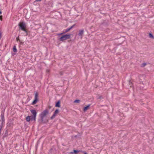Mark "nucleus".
<instances>
[{
	"label": "nucleus",
	"instance_id": "nucleus-4",
	"mask_svg": "<svg viewBox=\"0 0 154 154\" xmlns=\"http://www.w3.org/2000/svg\"><path fill=\"white\" fill-rule=\"evenodd\" d=\"M38 100V92H36L35 94V99L32 102V104L33 105L35 104Z\"/></svg>",
	"mask_w": 154,
	"mask_h": 154
},
{
	"label": "nucleus",
	"instance_id": "nucleus-22",
	"mask_svg": "<svg viewBox=\"0 0 154 154\" xmlns=\"http://www.w3.org/2000/svg\"><path fill=\"white\" fill-rule=\"evenodd\" d=\"M0 20H2V16H0Z\"/></svg>",
	"mask_w": 154,
	"mask_h": 154
},
{
	"label": "nucleus",
	"instance_id": "nucleus-21",
	"mask_svg": "<svg viewBox=\"0 0 154 154\" xmlns=\"http://www.w3.org/2000/svg\"><path fill=\"white\" fill-rule=\"evenodd\" d=\"M2 37V33L0 31V39H1Z\"/></svg>",
	"mask_w": 154,
	"mask_h": 154
},
{
	"label": "nucleus",
	"instance_id": "nucleus-14",
	"mask_svg": "<svg viewBox=\"0 0 154 154\" xmlns=\"http://www.w3.org/2000/svg\"><path fill=\"white\" fill-rule=\"evenodd\" d=\"M2 116V122H4L5 121V118H4V114H2L1 115Z\"/></svg>",
	"mask_w": 154,
	"mask_h": 154
},
{
	"label": "nucleus",
	"instance_id": "nucleus-8",
	"mask_svg": "<svg viewBox=\"0 0 154 154\" xmlns=\"http://www.w3.org/2000/svg\"><path fill=\"white\" fill-rule=\"evenodd\" d=\"M84 31L83 29L80 30L78 35L80 36H82L83 34Z\"/></svg>",
	"mask_w": 154,
	"mask_h": 154
},
{
	"label": "nucleus",
	"instance_id": "nucleus-2",
	"mask_svg": "<svg viewBox=\"0 0 154 154\" xmlns=\"http://www.w3.org/2000/svg\"><path fill=\"white\" fill-rule=\"evenodd\" d=\"M19 28L22 31L25 32L27 33V31L26 29V25L24 22H20L18 24Z\"/></svg>",
	"mask_w": 154,
	"mask_h": 154
},
{
	"label": "nucleus",
	"instance_id": "nucleus-13",
	"mask_svg": "<svg viewBox=\"0 0 154 154\" xmlns=\"http://www.w3.org/2000/svg\"><path fill=\"white\" fill-rule=\"evenodd\" d=\"M13 51L14 52H17V49L15 46H14L13 48Z\"/></svg>",
	"mask_w": 154,
	"mask_h": 154
},
{
	"label": "nucleus",
	"instance_id": "nucleus-27",
	"mask_svg": "<svg viewBox=\"0 0 154 154\" xmlns=\"http://www.w3.org/2000/svg\"><path fill=\"white\" fill-rule=\"evenodd\" d=\"M2 14V12L1 11H0V14Z\"/></svg>",
	"mask_w": 154,
	"mask_h": 154
},
{
	"label": "nucleus",
	"instance_id": "nucleus-19",
	"mask_svg": "<svg viewBox=\"0 0 154 154\" xmlns=\"http://www.w3.org/2000/svg\"><path fill=\"white\" fill-rule=\"evenodd\" d=\"M16 40L17 41H20V39H19V36L17 37Z\"/></svg>",
	"mask_w": 154,
	"mask_h": 154
},
{
	"label": "nucleus",
	"instance_id": "nucleus-1",
	"mask_svg": "<svg viewBox=\"0 0 154 154\" xmlns=\"http://www.w3.org/2000/svg\"><path fill=\"white\" fill-rule=\"evenodd\" d=\"M48 113V111L47 109L45 110L40 114V116L41 119V122L45 123L44 121V118Z\"/></svg>",
	"mask_w": 154,
	"mask_h": 154
},
{
	"label": "nucleus",
	"instance_id": "nucleus-24",
	"mask_svg": "<svg viewBox=\"0 0 154 154\" xmlns=\"http://www.w3.org/2000/svg\"><path fill=\"white\" fill-rule=\"evenodd\" d=\"M2 128V126L1 125H0V131H1Z\"/></svg>",
	"mask_w": 154,
	"mask_h": 154
},
{
	"label": "nucleus",
	"instance_id": "nucleus-16",
	"mask_svg": "<svg viewBox=\"0 0 154 154\" xmlns=\"http://www.w3.org/2000/svg\"><path fill=\"white\" fill-rule=\"evenodd\" d=\"M30 119H31V120L32 121V120L35 121V119H36V118H35V119H34V116H31Z\"/></svg>",
	"mask_w": 154,
	"mask_h": 154
},
{
	"label": "nucleus",
	"instance_id": "nucleus-25",
	"mask_svg": "<svg viewBox=\"0 0 154 154\" xmlns=\"http://www.w3.org/2000/svg\"><path fill=\"white\" fill-rule=\"evenodd\" d=\"M41 1V0H36V1Z\"/></svg>",
	"mask_w": 154,
	"mask_h": 154
},
{
	"label": "nucleus",
	"instance_id": "nucleus-11",
	"mask_svg": "<svg viewBox=\"0 0 154 154\" xmlns=\"http://www.w3.org/2000/svg\"><path fill=\"white\" fill-rule=\"evenodd\" d=\"M31 116H27L26 118V120L27 122H29L30 120H31L30 118Z\"/></svg>",
	"mask_w": 154,
	"mask_h": 154
},
{
	"label": "nucleus",
	"instance_id": "nucleus-17",
	"mask_svg": "<svg viewBox=\"0 0 154 154\" xmlns=\"http://www.w3.org/2000/svg\"><path fill=\"white\" fill-rule=\"evenodd\" d=\"M149 36L150 37V38H154V37L153 36V35L152 34L149 33Z\"/></svg>",
	"mask_w": 154,
	"mask_h": 154
},
{
	"label": "nucleus",
	"instance_id": "nucleus-6",
	"mask_svg": "<svg viewBox=\"0 0 154 154\" xmlns=\"http://www.w3.org/2000/svg\"><path fill=\"white\" fill-rule=\"evenodd\" d=\"M59 112V110L58 109H56L54 112L53 115L51 117V119H53Z\"/></svg>",
	"mask_w": 154,
	"mask_h": 154
},
{
	"label": "nucleus",
	"instance_id": "nucleus-18",
	"mask_svg": "<svg viewBox=\"0 0 154 154\" xmlns=\"http://www.w3.org/2000/svg\"><path fill=\"white\" fill-rule=\"evenodd\" d=\"M146 65V63H143L141 65V66L142 67H144Z\"/></svg>",
	"mask_w": 154,
	"mask_h": 154
},
{
	"label": "nucleus",
	"instance_id": "nucleus-26",
	"mask_svg": "<svg viewBox=\"0 0 154 154\" xmlns=\"http://www.w3.org/2000/svg\"><path fill=\"white\" fill-rule=\"evenodd\" d=\"M47 72H49V70H47Z\"/></svg>",
	"mask_w": 154,
	"mask_h": 154
},
{
	"label": "nucleus",
	"instance_id": "nucleus-10",
	"mask_svg": "<svg viewBox=\"0 0 154 154\" xmlns=\"http://www.w3.org/2000/svg\"><path fill=\"white\" fill-rule=\"evenodd\" d=\"M79 152V151H78V150H74V151L73 152H70V153L71 154H73L74 153L75 154H76Z\"/></svg>",
	"mask_w": 154,
	"mask_h": 154
},
{
	"label": "nucleus",
	"instance_id": "nucleus-3",
	"mask_svg": "<svg viewBox=\"0 0 154 154\" xmlns=\"http://www.w3.org/2000/svg\"><path fill=\"white\" fill-rule=\"evenodd\" d=\"M71 35L70 34H67L63 35L60 38L59 40L60 41H63L65 40L69 39L70 38Z\"/></svg>",
	"mask_w": 154,
	"mask_h": 154
},
{
	"label": "nucleus",
	"instance_id": "nucleus-23",
	"mask_svg": "<svg viewBox=\"0 0 154 154\" xmlns=\"http://www.w3.org/2000/svg\"><path fill=\"white\" fill-rule=\"evenodd\" d=\"M129 85H130V87H131V84H132V83H131V82H130V81L129 82Z\"/></svg>",
	"mask_w": 154,
	"mask_h": 154
},
{
	"label": "nucleus",
	"instance_id": "nucleus-9",
	"mask_svg": "<svg viewBox=\"0 0 154 154\" xmlns=\"http://www.w3.org/2000/svg\"><path fill=\"white\" fill-rule=\"evenodd\" d=\"M60 101H58L56 103L55 105V106L56 107H60Z\"/></svg>",
	"mask_w": 154,
	"mask_h": 154
},
{
	"label": "nucleus",
	"instance_id": "nucleus-28",
	"mask_svg": "<svg viewBox=\"0 0 154 154\" xmlns=\"http://www.w3.org/2000/svg\"><path fill=\"white\" fill-rule=\"evenodd\" d=\"M84 154H87V153L85 152L84 153Z\"/></svg>",
	"mask_w": 154,
	"mask_h": 154
},
{
	"label": "nucleus",
	"instance_id": "nucleus-15",
	"mask_svg": "<svg viewBox=\"0 0 154 154\" xmlns=\"http://www.w3.org/2000/svg\"><path fill=\"white\" fill-rule=\"evenodd\" d=\"M80 102V100H76L74 101V103H79Z\"/></svg>",
	"mask_w": 154,
	"mask_h": 154
},
{
	"label": "nucleus",
	"instance_id": "nucleus-5",
	"mask_svg": "<svg viewBox=\"0 0 154 154\" xmlns=\"http://www.w3.org/2000/svg\"><path fill=\"white\" fill-rule=\"evenodd\" d=\"M75 24H74L73 25H72V26H71L70 28L67 29H66L65 30L64 32H63V33H61L60 34V35H61L65 33H66L68 32L71 29H72L74 27V26H75Z\"/></svg>",
	"mask_w": 154,
	"mask_h": 154
},
{
	"label": "nucleus",
	"instance_id": "nucleus-12",
	"mask_svg": "<svg viewBox=\"0 0 154 154\" xmlns=\"http://www.w3.org/2000/svg\"><path fill=\"white\" fill-rule=\"evenodd\" d=\"M90 106V105H89L88 106H87L85 107L84 108L83 111L84 112L86 111L88 109V108H89V107Z\"/></svg>",
	"mask_w": 154,
	"mask_h": 154
},
{
	"label": "nucleus",
	"instance_id": "nucleus-20",
	"mask_svg": "<svg viewBox=\"0 0 154 154\" xmlns=\"http://www.w3.org/2000/svg\"><path fill=\"white\" fill-rule=\"evenodd\" d=\"M98 99H103V97L102 96H100L98 98Z\"/></svg>",
	"mask_w": 154,
	"mask_h": 154
},
{
	"label": "nucleus",
	"instance_id": "nucleus-29",
	"mask_svg": "<svg viewBox=\"0 0 154 154\" xmlns=\"http://www.w3.org/2000/svg\"><path fill=\"white\" fill-rule=\"evenodd\" d=\"M49 108L50 109V108H51V107L50 106H49Z\"/></svg>",
	"mask_w": 154,
	"mask_h": 154
},
{
	"label": "nucleus",
	"instance_id": "nucleus-7",
	"mask_svg": "<svg viewBox=\"0 0 154 154\" xmlns=\"http://www.w3.org/2000/svg\"><path fill=\"white\" fill-rule=\"evenodd\" d=\"M30 112L33 115V116H34V118H35L36 117L37 112L35 110L31 109L30 110Z\"/></svg>",
	"mask_w": 154,
	"mask_h": 154
}]
</instances>
